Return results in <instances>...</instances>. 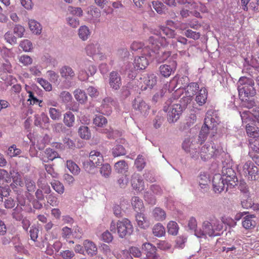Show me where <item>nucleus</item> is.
Masks as SVG:
<instances>
[{
	"label": "nucleus",
	"mask_w": 259,
	"mask_h": 259,
	"mask_svg": "<svg viewBox=\"0 0 259 259\" xmlns=\"http://www.w3.org/2000/svg\"><path fill=\"white\" fill-rule=\"evenodd\" d=\"M153 34L149 37L145 44L134 41L131 46V49L134 51L141 50L142 55L154 58L160 47H167L169 42L165 37L161 36L160 32L155 30Z\"/></svg>",
	"instance_id": "nucleus-1"
},
{
	"label": "nucleus",
	"mask_w": 259,
	"mask_h": 259,
	"mask_svg": "<svg viewBox=\"0 0 259 259\" xmlns=\"http://www.w3.org/2000/svg\"><path fill=\"white\" fill-rule=\"evenodd\" d=\"M223 229L222 224L214 217L202 223V228L196 231L195 236L198 238H206L207 236L215 237L221 235Z\"/></svg>",
	"instance_id": "nucleus-2"
},
{
	"label": "nucleus",
	"mask_w": 259,
	"mask_h": 259,
	"mask_svg": "<svg viewBox=\"0 0 259 259\" xmlns=\"http://www.w3.org/2000/svg\"><path fill=\"white\" fill-rule=\"evenodd\" d=\"M253 80L249 78L241 77L237 82V89L239 96L241 100H246V98L253 97L256 94L254 88Z\"/></svg>",
	"instance_id": "nucleus-3"
},
{
	"label": "nucleus",
	"mask_w": 259,
	"mask_h": 259,
	"mask_svg": "<svg viewBox=\"0 0 259 259\" xmlns=\"http://www.w3.org/2000/svg\"><path fill=\"white\" fill-rule=\"evenodd\" d=\"M110 230L113 233H116L117 231L118 236L123 238L131 235L133 231V227L130 221L124 219L121 221H118L116 223L112 221Z\"/></svg>",
	"instance_id": "nucleus-4"
},
{
	"label": "nucleus",
	"mask_w": 259,
	"mask_h": 259,
	"mask_svg": "<svg viewBox=\"0 0 259 259\" xmlns=\"http://www.w3.org/2000/svg\"><path fill=\"white\" fill-rule=\"evenodd\" d=\"M242 123L245 124L246 133L249 137L253 139L259 137V130L254 126L251 120L250 112L248 110L240 112Z\"/></svg>",
	"instance_id": "nucleus-5"
},
{
	"label": "nucleus",
	"mask_w": 259,
	"mask_h": 259,
	"mask_svg": "<svg viewBox=\"0 0 259 259\" xmlns=\"http://www.w3.org/2000/svg\"><path fill=\"white\" fill-rule=\"evenodd\" d=\"M240 174L248 180L255 181L259 178L258 168L250 161H247L238 167Z\"/></svg>",
	"instance_id": "nucleus-6"
},
{
	"label": "nucleus",
	"mask_w": 259,
	"mask_h": 259,
	"mask_svg": "<svg viewBox=\"0 0 259 259\" xmlns=\"http://www.w3.org/2000/svg\"><path fill=\"white\" fill-rule=\"evenodd\" d=\"M163 110L167 112V120L169 123L176 122L180 118L183 110L179 104L170 105V101H167L163 107Z\"/></svg>",
	"instance_id": "nucleus-7"
},
{
	"label": "nucleus",
	"mask_w": 259,
	"mask_h": 259,
	"mask_svg": "<svg viewBox=\"0 0 259 259\" xmlns=\"http://www.w3.org/2000/svg\"><path fill=\"white\" fill-rule=\"evenodd\" d=\"M222 151V148L219 147L217 148L214 143H210L205 144L201 148L200 151H198V152L201 159L203 161H206L220 154Z\"/></svg>",
	"instance_id": "nucleus-8"
},
{
	"label": "nucleus",
	"mask_w": 259,
	"mask_h": 259,
	"mask_svg": "<svg viewBox=\"0 0 259 259\" xmlns=\"http://www.w3.org/2000/svg\"><path fill=\"white\" fill-rule=\"evenodd\" d=\"M89 158L88 160L83 163V167L88 172H90L95 167L99 165L100 164L103 162L104 160L102 154L96 150L91 151Z\"/></svg>",
	"instance_id": "nucleus-9"
},
{
	"label": "nucleus",
	"mask_w": 259,
	"mask_h": 259,
	"mask_svg": "<svg viewBox=\"0 0 259 259\" xmlns=\"http://www.w3.org/2000/svg\"><path fill=\"white\" fill-rule=\"evenodd\" d=\"M97 71L96 67L90 61H85L82 64L78 71V78L80 81L87 80L90 76L94 75Z\"/></svg>",
	"instance_id": "nucleus-10"
},
{
	"label": "nucleus",
	"mask_w": 259,
	"mask_h": 259,
	"mask_svg": "<svg viewBox=\"0 0 259 259\" xmlns=\"http://www.w3.org/2000/svg\"><path fill=\"white\" fill-rule=\"evenodd\" d=\"M132 108L135 113L139 116H146L150 110L149 105L139 96L133 101Z\"/></svg>",
	"instance_id": "nucleus-11"
},
{
	"label": "nucleus",
	"mask_w": 259,
	"mask_h": 259,
	"mask_svg": "<svg viewBox=\"0 0 259 259\" xmlns=\"http://www.w3.org/2000/svg\"><path fill=\"white\" fill-rule=\"evenodd\" d=\"M220 122L218 112L213 109H209L206 114L204 124L209 126L214 133L216 131V127Z\"/></svg>",
	"instance_id": "nucleus-12"
},
{
	"label": "nucleus",
	"mask_w": 259,
	"mask_h": 259,
	"mask_svg": "<svg viewBox=\"0 0 259 259\" xmlns=\"http://www.w3.org/2000/svg\"><path fill=\"white\" fill-rule=\"evenodd\" d=\"M221 176L225 179L228 185H230V187H234L237 185L238 179L236 173L230 166H223Z\"/></svg>",
	"instance_id": "nucleus-13"
},
{
	"label": "nucleus",
	"mask_w": 259,
	"mask_h": 259,
	"mask_svg": "<svg viewBox=\"0 0 259 259\" xmlns=\"http://www.w3.org/2000/svg\"><path fill=\"white\" fill-rule=\"evenodd\" d=\"M86 54L88 56L93 58H100L102 59L104 55L101 52L100 45L97 41L90 42L87 45L85 48Z\"/></svg>",
	"instance_id": "nucleus-14"
},
{
	"label": "nucleus",
	"mask_w": 259,
	"mask_h": 259,
	"mask_svg": "<svg viewBox=\"0 0 259 259\" xmlns=\"http://www.w3.org/2000/svg\"><path fill=\"white\" fill-rule=\"evenodd\" d=\"M212 186L213 191L215 193H220L225 189L227 190L230 185H228V183L221 175L218 174L214 175L212 179Z\"/></svg>",
	"instance_id": "nucleus-15"
},
{
	"label": "nucleus",
	"mask_w": 259,
	"mask_h": 259,
	"mask_svg": "<svg viewBox=\"0 0 259 259\" xmlns=\"http://www.w3.org/2000/svg\"><path fill=\"white\" fill-rule=\"evenodd\" d=\"M193 139L192 138H187L183 141L182 147V149L187 153H189L191 157L196 160L199 158V153L196 150L195 147L194 146Z\"/></svg>",
	"instance_id": "nucleus-16"
},
{
	"label": "nucleus",
	"mask_w": 259,
	"mask_h": 259,
	"mask_svg": "<svg viewBox=\"0 0 259 259\" xmlns=\"http://www.w3.org/2000/svg\"><path fill=\"white\" fill-rule=\"evenodd\" d=\"M189 78L187 76H183L179 79L177 76H175L168 83H165L162 89H163V92L165 93L167 90H168V93H171L174 90L176 91V89L177 87L178 88V84H180V82L183 83V81L187 82Z\"/></svg>",
	"instance_id": "nucleus-17"
},
{
	"label": "nucleus",
	"mask_w": 259,
	"mask_h": 259,
	"mask_svg": "<svg viewBox=\"0 0 259 259\" xmlns=\"http://www.w3.org/2000/svg\"><path fill=\"white\" fill-rule=\"evenodd\" d=\"M109 84L114 90H118L121 85V78L120 74L116 71H112L109 77Z\"/></svg>",
	"instance_id": "nucleus-18"
},
{
	"label": "nucleus",
	"mask_w": 259,
	"mask_h": 259,
	"mask_svg": "<svg viewBox=\"0 0 259 259\" xmlns=\"http://www.w3.org/2000/svg\"><path fill=\"white\" fill-rule=\"evenodd\" d=\"M154 58L148 57L145 55H142L136 58L133 64L134 68L137 70L144 69L148 65L149 60Z\"/></svg>",
	"instance_id": "nucleus-19"
},
{
	"label": "nucleus",
	"mask_w": 259,
	"mask_h": 259,
	"mask_svg": "<svg viewBox=\"0 0 259 259\" xmlns=\"http://www.w3.org/2000/svg\"><path fill=\"white\" fill-rule=\"evenodd\" d=\"M131 184L132 187L136 190L141 192L145 188L143 180L138 173H134L132 176Z\"/></svg>",
	"instance_id": "nucleus-20"
},
{
	"label": "nucleus",
	"mask_w": 259,
	"mask_h": 259,
	"mask_svg": "<svg viewBox=\"0 0 259 259\" xmlns=\"http://www.w3.org/2000/svg\"><path fill=\"white\" fill-rule=\"evenodd\" d=\"M49 118L44 113L35 116L34 124L35 125L42 128H47L49 125Z\"/></svg>",
	"instance_id": "nucleus-21"
},
{
	"label": "nucleus",
	"mask_w": 259,
	"mask_h": 259,
	"mask_svg": "<svg viewBox=\"0 0 259 259\" xmlns=\"http://www.w3.org/2000/svg\"><path fill=\"white\" fill-rule=\"evenodd\" d=\"M140 79L143 80L145 87H141L143 90H145L147 88L150 89L152 88L157 82V77L155 74L151 73L147 74L146 75L144 76L143 78H140Z\"/></svg>",
	"instance_id": "nucleus-22"
},
{
	"label": "nucleus",
	"mask_w": 259,
	"mask_h": 259,
	"mask_svg": "<svg viewBox=\"0 0 259 259\" xmlns=\"http://www.w3.org/2000/svg\"><path fill=\"white\" fill-rule=\"evenodd\" d=\"M61 76L65 79H73L75 73L73 69L68 65H64L59 69Z\"/></svg>",
	"instance_id": "nucleus-23"
},
{
	"label": "nucleus",
	"mask_w": 259,
	"mask_h": 259,
	"mask_svg": "<svg viewBox=\"0 0 259 259\" xmlns=\"http://www.w3.org/2000/svg\"><path fill=\"white\" fill-rule=\"evenodd\" d=\"M255 217L254 214H247L243 218L242 225L245 229L253 228L256 225Z\"/></svg>",
	"instance_id": "nucleus-24"
},
{
	"label": "nucleus",
	"mask_w": 259,
	"mask_h": 259,
	"mask_svg": "<svg viewBox=\"0 0 259 259\" xmlns=\"http://www.w3.org/2000/svg\"><path fill=\"white\" fill-rule=\"evenodd\" d=\"M200 187L204 191H207L208 189V184L210 183L209 175L205 172H200L197 179Z\"/></svg>",
	"instance_id": "nucleus-25"
},
{
	"label": "nucleus",
	"mask_w": 259,
	"mask_h": 259,
	"mask_svg": "<svg viewBox=\"0 0 259 259\" xmlns=\"http://www.w3.org/2000/svg\"><path fill=\"white\" fill-rule=\"evenodd\" d=\"M18 201V206L21 207V209L27 212L31 211V207L30 202L28 199H26L24 196L22 194H18L17 197Z\"/></svg>",
	"instance_id": "nucleus-26"
},
{
	"label": "nucleus",
	"mask_w": 259,
	"mask_h": 259,
	"mask_svg": "<svg viewBox=\"0 0 259 259\" xmlns=\"http://www.w3.org/2000/svg\"><path fill=\"white\" fill-rule=\"evenodd\" d=\"M136 220L139 227L142 229H147L150 226V223L145 214L138 213L136 215Z\"/></svg>",
	"instance_id": "nucleus-27"
},
{
	"label": "nucleus",
	"mask_w": 259,
	"mask_h": 259,
	"mask_svg": "<svg viewBox=\"0 0 259 259\" xmlns=\"http://www.w3.org/2000/svg\"><path fill=\"white\" fill-rule=\"evenodd\" d=\"M114 169L118 174H125L128 172V165L125 160H121L115 163Z\"/></svg>",
	"instance_id": "nucleus-28"
},
{
	"label": "nucleus",
	"mask_w": 259,
	"mask_h": 259,
	"mask_svg": "<svg viewBox=\"0 0 259 259\" xmlns=\"http://www.w3.org/2000/svg\"><path fill=\"white\" fill-rule=\"evenodd\" d=\"M58 157H59V154L56 151L51 148H47L41 160L44 162H47L49 160L52 161Z\"/></svg>",
	"instance_id": "nucleus-29"
},
{
	"label": "nucleus",
	"mask_w": 259,
	"mask_h": 259,
	"mask_svg": "<svg viewBox=\"0 0 259 259\" xmlns=\"http://www.w3.org/2000/svg\"><path fill=\"white\" fill-rule=\"evenodd\" d=\"M196 97V101L199 106H202L206 103L207 98V91L204 88H202L198 92Z\"/></svg>",
	"instance_id": "nucleus-30"
},
{
	"label": "nucleus",
	"mask_w": 259,
	"mask_h": 259,
	"mask_svg": "<svg viewBox=\"0 0 259 259\" xmlns=\"http://www.w3.org/2000/svg\"><path fill=\"white\" fill-rule=\"evenodd\" d=\"M175 70V65H162L159 67V71L161 75L165 77H169Z\"/></svg>",
	"instance_id": "nucleus-31"
},
{
	"label": "nucleus",
	"mask_w": 259,
	"mask_h": 259,
	"mask_svg": "<svg viewBox=\"0 0 259 259\" xmlns=\"http://www.w3.org/2000/svg\"><path fill=\"white\" fill-rule=\"evenodd\" d=\"M91 34V30L85 25L81 26L78 30V36L83 41L88 40Z\"/></svg>",
	"instance_id": "nucleus-32"
},
{
	"label": "nucleus",
	"mask_w": 259,
	"mask_h": 259,
	"mask_svg": "<svg viewBox=\"0 0 259 259\" xmlns=\"http://www.w3.org/2000/svg\"><path fill=\"white\" fill-rule=\"evenodd\" d=\"M113 99L110 97L105 98L102 104V113L103 114H110L111 112L110 106L113 104Z\"/></svg>",
	"instance_id": "nucleus-33"
},
{
	"label": "nucleus",
	"mask_w": 259,
	"mask_h": 259,
	"mask_svg": "<svg viewBox=\"0 0 259 259\" xmlns=\"http://www.w3.org/2000/svg\"><path fill=\"white\" fill-rule=\"evenodd\" d=\"M63 122L67 127H72L75 122L74 115L70 111H67L64 114Z\"/></svg>",
	"instance_id": "nucleus-34"
},
{
	"label": "nucleus",
	"mask_w": 259,
	"mask_h": 259,
	"mask_svg": "<svg viewBox=\"0 0 259 259\" xmlns=\"http://www.w3.org/2000/svg\"><path fill=\"white\" fill-rule=\"evenodd\" d=\"M83 244L86 251L89 255L93 256L97 254V248L94 242L85 240Z\"/></svg>",
	"instance_id": "nucleus-35"
},
{
	"label": "nucleus",
	"mask_w": 259,
	"mask_h": 259,
	"mask_svg": "<svg viewBox=\"0 0 259 259\" xmlns=\"http://www.w3.org/2000/svg\"><path fill=\"white\" fill-rule=\"evenodd\" d=\"M28 25L30 30L35 34H40L41 32L42 27L37 21L31 19L28 21Z\"/></svg>",
	"instance_id": "nucleus-36"
},
{
	"label": "nucleus",
	"mask_w": 259,
	"mask_h": 259,
	"mask_svg": "<svg viewBox=\"0 0 259 259\" xmlns=\"http://www.w3.org/2000/svg\"><path fill=\"white\" fill-rule=\"evenodd\" d=\"M153 234L157 237L163 236L165 234V230L164 226L160 223L154 225L152 228Z\"/></svg>",
	"instance_id": "nucleus-37"
},
{
	"label": "nucleus",
	"mask_w": 259,
	"mask_h": 259,
	"mask_svg": "<svg viewBox=\"0 0 259 259\" xmlns=\"http://www.w3.org/2000/svg\"><path fill=\"white\" fill-rule=\"evenodd\" d=\"M185 90L188 95L192 96L198 93L199 87L197 83L191 82L187 85Z\"/></svg>",
	"instance_id": "nucleus-38"
},
{
	"label": "nucleus",
	"mask_w": 259,
	"mask_h": 259,
	"mask_svg": "<svg viewBox=\"0 0 259 259\" xmlns=\"http://www.w3.org/2000/svg\"><path fill=\"white\" fill-rule=\"evenodd\" d=\"M74 95L75 99L81 104H83L87 101L88 97L85 92L79 89L74 91Z\"/></svg>",
	"instance_id": "nucleus-39"
},
{
	"label": "nucleus",
	"mask_w": 259,
	"mask_h": 259,
	"mask_svg": "<svg viewBox=\"0 0 259 259\" xmlns=\"http://www.w3.org/2000/svg\"><path fill=\"white\" fill-rule=\"evenodd\" d=\"M210 130L212 131L211 129V127L208 125H206L204 124V125L202 126L198 137V141L200 143V144H202L206 140L207 137V134Z\"/></svg>",
	"instance_id": "nucleus-40"
},
{
	"label": "nucleus",
	"mask_w": 259,
	"mask_h": 259,
	"mask_svg": "<svg viewBox=\"0 0 259 259\" xmlns=\"http://www.w3.org/2000/svg\"><path fill=\"white\" fill-rule=\"evenodd\" d=\"M153 216L157 221H162L166 218V213L160 207H156L153 210Z\"/></svg>",
	"instance_id": "nucleus-41"
},
{
	"label": "nucleus",
	"mask_w": 259,
	"mask_h": 259,
	"mask_svg": "<svg viewBox=\"0 0 259 259\" xmlns=\"http://www.w3.org/2000/svg\"><path fill=\"white\" fill-rule=\"evenodd\" d=\"M126 153L124 147L120 144H116L112 149V154L114 157L125 155Z\"/></svg>",
	"instance_id": "nucleus-42"
},
{
	"label": "nucleus",
	"mask_w": 259,
	"mask_h": 259,
	"mask_svg": "<svg viewBox=\"0 0 259 259\" xmlns=\"http://www.w3.org/2000/svg\"><path fill=\"white\" fill-rule=\"evenodd\" d=\"M132 204L133 208L137 212L142 211L144 208L143 201L137 196H135L132 198Z\"/></svg>",
	"instance_id": "nucleus-43"
},
{
	"label": "nucleus",
	"mask_w": 259,
	"mask_h": 259,
	"mask_svg": "<svg viewBox=\"0 0 259 259\" xmlns=\"http://www.w3.org/2000/svg\"><path fill=\"white\" fill-rule=\"evenodd\" d=\"M66 167L74 175H77L80 172V168L72 160L66 161Z\"/></svg>",
	"instance_id": "nucleus-44"
},
{
	"label": "nucleus",
	"mask_w": 259,
	"mask_h": 259,
	"mask_svg": "<svg viewBox=\"0 0 259 259\" xmlns=\"http://www.w3.org/2000/svg\"><path fill=\"white\" fill-rule=\"evenodd\" d=\"M22 153V151L18 148L16 145H12L9 147L6 152V154L10 157H13L19 156Z\"/></svg>",
	"instance_id": "nucleus-45"
},
{
	"label": "nucleus",
	"mask_w": 259,
	"mask_h": 259,
	"mask_svg": "<svg viewBox=\"0 0 259 259\" xmlns=\"http://www.w3.org/2000/svg\"><path fill=\"white\" fill-rule=\"evenodd\" d=\"M78 134L81 138L89 140L91 137V133L88 127L80 126L78 129Z\"/></svg>",
	"instance_id": "nucleus-46"
},
{
	"label": "nucleus",
	"mask_w": 259,
	"mask_h": 259,
	"mask_svg": "<svg viewBox=\"0 0 259 259\" xmlns=\"http://www.w3.org/2000/svg\"><path fill=\"white\" fill-rule=\"evenodd\" d=\"M160 30L168 38H175L176 36V32L175 29L165 27L164 25L159 26Z\"/></svg>",
	"instance_id": "nucleus-47"
},
{
	"label": "nucleus",
	"mask_w": 259,
	"mask_h": 259,
	"mask_svg": "<svg viewBox=\"0 0 259 259\" xmlns=\"http://www.w3.org/2000/svg\"><path fill=\"white\" fill-rule=\"evenodd\" d=\"M51 185L53 189L59 194H62L64 192L63 185L59 181L53 180L51 182Z\"/></svg>",
	"instance_id": "nucleus-48"
},
{
	"label": "nucleus",
	"mask_w": 259,
	"mask_h": 259,
	"mask_svg": "<svg viewBox=\"0 0 259 259\" xmlns=\"http://www.w3.org/2000/svg\"><path fill=\"white\" fill-rule=\"evenodd\" d=\"M152 6L157 13L159 14H162L164 13L166 9L165 5L159 1L152 2Z\"/></svg>",
	"instance_id": "nucleus-49"
},
{
	"label": "nucleus",
	"mask_w": 259,
	"mask_h": 259,
	"mask_svg": "<svg viewBox=\"0 0 259 259\" xmlns=\"http://www.w3.org/2000/svg\"><path fill=\"white\" fill-rule=\"evenodd\" d=\"M168 232L172 235H176L178 233L179 226L175 221H170L167 226Z\"/></svg>",
	"instance_id": "nucleus-50"
},
{
	"label": "nucleus",
	"mask_w": 259,
	"mask_h": 259,
	"mask_svg": "<svg viewBox=\"0 0 259 259\" xmlns=\"http://www.w3.org/2000/svg\"><path fill=\"white\" fill-rule=\"evenodd\" d=\"M93 122L96 126L102 127L107 123V120L103 115H96Z\"/></svg>",
	"instance_id": "nucleus-51"
},
{
	"label": "nucleus",
	"mask_w": 259,
	"mask_h": 259,
	"mask_svg": "<svg viewBox=\"0 0 259 259\" xmlns=\"http://www.w3.org/2000/svg\"><path fill=\"white\" fill-rule=\"evenodd\" d=\"M135 165L139 171H141L146 165V161L142 155H139L135 160Z\"/></svg>",
	"instance_id": "nucleus-52"
},
{
	"label": "nucleus",
	"mask_w": 259,
	"mask_h": 259,
	"mask_svg": "<svg viewBox=\"0 0 259 259\" xmlns=\"http://www.w3.org/2000/svg\"><path fill=\"white\" fill-rule=\"evenodd\" d=\"M100 174L105 178H108L111 174V167L110 164L106 163L103 164L100 168Z\"/></svg>",
	"instance_id": "nucleus-53"
},
{
	"label": "nucleus",
	"mask_w": 259,
	"mask_h": 259,
	"mask_svg": "<svg viewBox=\"0 0 259 259\" xmlns=\"http://www.w3.org/2000/svg\"><path fill=\"white\" fill-rule=\"evenodd\" d=\"M49 113L51 118L53 120H59L61 116V113L59 109L51 107L49 109Z\"/></svg>",
	"instance_id": "nucleus-54"
},
{
	"label": "nucleus",
	"mask_w": 259,
	"mask_h": 259,
	"mask_svg": "<svg viewBox=\"0 0 259 259\" xmlns=\"http://www.w3.org/2000/svg\"><path fill=\"white\" fill-rule=\"evenodd\" d=\"M144 198L149 204H154L156 202V196L152 192L146 191L144 193Z\"/></svg>",
	"instance_id": "nucleus-55"
},
{
	"label": "nucleus",
	"mask_w": 259,
	"mask_h": 259,
	"mask_svg": "<svg viewBox=\"0 0 259 259\" xmlns=\"http://www.w3.org/2000/svg\"><path fill=\"white\" fill-rule=\"evenodd\" d=\"M19 46L25 52H29L32 49V44L28 39H24L21 41Z\"/></svg>",
	"instance_id": "nucleus-56"
},
{
	"label": "nucleus",
	"mask_w": 259,
	"mask_h": 259,
	"mask_svg": "<svg viewBox=\"0 0 259 259\" xmlns=\"http://www.w3.org/2000/svg\"><path fill=\"white\" fill-rule=\"evenodd\" d=\"M36 81L46 91H50L52 89L51 84L42 78H37Z\"/></svg>",
	"instance_id": "nucleus-57"
},
{
	"label": "nucleus",
	"mask_w": 259,
	"mask_h": 259,
	"mask_svg": "<svg viewBox=\"0 0 259 259\" xmlns=\"http://www.w3.org/2000/svg\"><path fill=\"white\" fill-rule=\"evenodd\" d=\"M188 81L187 82L183 81V83L180 82V84H178V88L176 90L174 94L175 98H178L180 97L179 95L183 92V89H185L186 87L188 84Z\"/></svg>",
	"instance_id": "nucleus-58"
},
{
	"label": "nucleus",
	"mask_w": 259,
	"mask_h": 259,
	"mask_svg": "<svg viewBox=\"0 0 259 259\" xmlns=\"http://www.w3.org/2000/svg\"><path fill=\"white\" fill-rule=\"evenodd\" d=\"M68 11L72 15L81 17L83 15V11L81 8L79 7H73L69 6L68 8Z\"/></svg>",
	"instance_id": "nucleus-59"
},
{
	"label": "nucleus",
	"mask_w": 259,
	"mask_h": 259,
	"mask_svg": "<svg viewBox=\"0 0 259 259\" xmlns=\"http://www.w3.org/2000/svg\"><path fill=\"white\" fill-rule=\"evenodd\" d=\"M19 62L24 66H28L32 63V58L26 55H23L18 57Z\"/></svg>",
	"instance_id": "nucleus-60"
},
{
	"label": "nucleus",
	"mask_w": 259,
	"mask_h": 259,
	"mask_svg": "<svg viewBox=\"0 0 259 259\" xmlns=\"http://www.w3.org/2000/svg\"><path fill=\"white\" fill-rule=\"evenodd\" d=\"M47 202L52 206H57L58 205L59 201L57 197L55 195L54 193L50 194L46 196Z\"/></svg>",
	"instance_id": "nucleus-61"
},
{
	"label": "nucleus",
	"mask_w": 259,
	"mask_h": 259,
	"mask_svg": "<svg viewBox=\"0 0 259 259\" xmlns=\"http://www.w3.org/2000/svg\"><path fill=\"white\" fill-rule=\"evenodd\" d=\"M59 97L64 103H68L72 99L71 95L67 91L62 92L59 95Z\"/></svg>",
	"instance_id": "nucleus-62"
},
{
	"label": "nucleus",
	"mask_w": 259,
	"mask_h": 259,
	"mask_svg": "<svg viewBox=\"0 0 259 259\" xmlns=\"http://www.w3.org/2000/svg\"><path fill=\"white\" fill-rule=\"evenodd\" d=\"M4 38L7 42L11 45H14L16 44V37L10 31H8L5 34Z\"/></svg>",
	"instance_id": "nucleus-63"
},
{
	"label": "nucleus",
	"mask_w": 259,
	"mask_h": 259,
	"mask_svg": "<svg viewBox=\"0 0 259 259\" xmlns=\"http://www.w3.org/2000/svg\"><path fill=\"white\" fill-rule=\"evenodd\" d=\"M185 35L188 37L192 38L194 40H197L199 38L200 34L199 32L193 31L191 29H188L184 32Z\"/></svg>",
	"instance_id": "nucleus-64"
}]
</instances>
